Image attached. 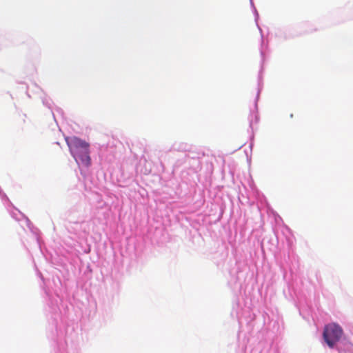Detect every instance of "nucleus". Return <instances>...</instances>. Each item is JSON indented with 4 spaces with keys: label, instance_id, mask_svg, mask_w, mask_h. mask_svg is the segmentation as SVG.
<instances>
[{
    "label": "nucleus",
    "instance_id": "f257e3e1",
    "mask_svg": "<svg viewBox=\"0 0 353 353\" xmlns=\"http://www.w3.org/2000/svg\"><path fill=\"white\" fill-rule=\"evenodd\" d=\"M65 141L75 162L79 164L81 163L88 167L92 163L90 157L89 143L76 136L66 137Z\"/></svg>",
    "mask_w": 353,
    "mask_h": 353
},
{
    "label": "nucleus",
    "instance_id": "f03ea898",
    "mask_svg": "<svg viewBox=\"0 0 353 353\" xmlns=\"http://www.w3.org/2000/svg\"><path fill=\"white\" fill-rule=\"evenodd\" d=\"M343 334L342 328L336 323H332L324 327L323 336L325 342L330 347H334Z\"/></svg>",
    "mask_w": 353,
    "mask_h": 353
}]
</instances>
